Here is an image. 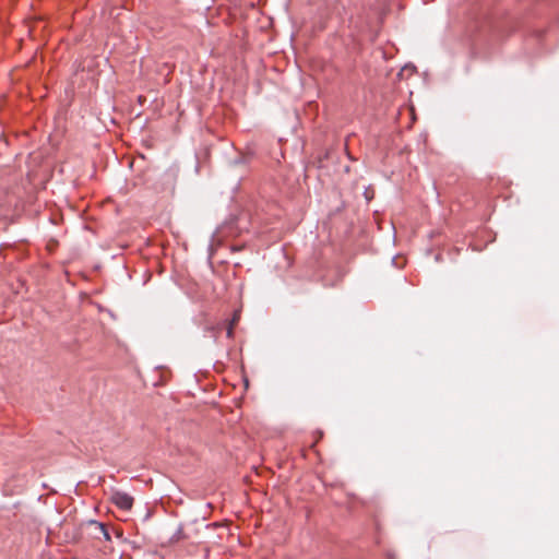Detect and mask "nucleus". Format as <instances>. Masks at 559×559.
I'll return each instance as SVG.
<instances>
[{"instance_id": "2", "label": "nucleus", "mask_w": 559, "mask_h": 559, "mask_svg": "<svg viewBox=\"0 0 559 559\" xmlns=\"http://www.w3.org/2000/svg\"><path fill=\"white\" fill-rule=\"evenodd\" d=\"M97 526L106 540H110V534L107 526L104 523H97Z\"/></svg>"}, {"instance_id": "4", "label": "nucleus", "mask_w": 559, "mask_h": 559, "mask_svg": "<svg viewBox=\"0 0 559 559\" xmlns=\"http://www.w3.org/2000/svg\"><path fill=\"white\" fill-rule=\"evenodd\" d=\"M245 162H246V159H245L243 157H239V158H235V159L233 160V164H234V165H239V164H242V163H245Z\"/></svg>"}, {"instance_id": "1", "label": "nucleus", "mask_w": 559, "mask_h": 559, "mask_svg": "<svg viewBox=\"0 0 559 559\" xmlns=\"http://www.w3.org/2000/svg\"><path fill=\"white\" fill-rule=\"evenodd\" d=\"M111 502L121 510L129 511L133 506V498L120 490H115L110 497Z\"/></svg>"}, {"instance_id": "3", "label": "nucleus", "mask_w": 559, "mask_h": 559, "mask_svg": "<svg viewBox=\"0 0 559 559\" xmlns=\"http://www.w3.org/2000/svg\"><path fill=\"white\" fill-rule=\"evenodd\" d=\"M182 534H183V531H182V527L180 526L174 533L173 537L170 538V542L175 543V542L180 540L182 538Z\"/></svg>"}, {"instance_id": "5", "label": "nucleus", "mask_w": 559, "mask_h": 559, "mask_svg": "<svg viewBox=\"0 0 559 559\" xmlns=\"http://www.w3.org/2000/svg\"><path fill=\"white\" fill-rule=\"evenodd\" d=\"M227 335L228 336H231L233 335V325L230 324L228 330H227Z\"/></svg>"}]
</instances>
